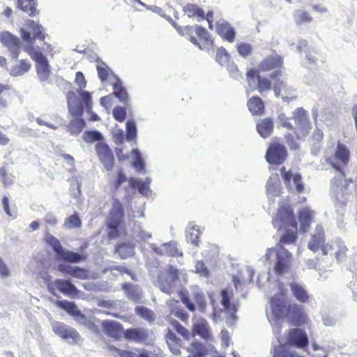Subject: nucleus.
I'll use <instances>...</instances> for the list:
<instances>
[{
    "label": "nucleus",
    "mask_w": 357,
    "mask_h": 357,
    "mask_svg": "<svg viewBox=\"0 0 357 357\" xmlns=\"http://www.w3.org/2000/svg\"><path fill=\"white\" fill-rule=\"evenodd\" d=\"M272 312L277 319H287L294 326L307 324L310 319L304 307L296 303H287L279 299L271 301Z\"/></svg>",
    "instance_id": "f257e3e1"
},
{
    "label": "nucleus",
    "mask_w": 357,
    "mask_h": 357,
    "mask_svg": "<svg viewBox=\"0 0 357 357\" xmlns=\"http://www.w3.org/2000/svg\"><path fill=\"white\" fill-rule=\"evenodd\" d=\"M180 35L189 37L190 40L200 49L209 50L213 47V40L209 33L201 26H181L179 24H173Z\"/></svg>",
    "instance_id": "f03ea898"
},
{
    "label": "nucleus",
    "mask_w": 357,
    "mask_h": 357,
    "mask_svg": "<svg viewBox=\"0 0 357 357\" xmlns=\"http://www.w3.org/2000/svg\"><path fill=\"white\" fill-rule=\"evenodd\" d=\"M275 255L276 261L273 267L276 275H282L287 273L291 268L292 255L284 247L271 248L267 250L265 258L267 261H271V257Z\"/></svg>",
    "instance_id": "7ed1b4c3"
},
{
    "label": "nucleus",
    "mask_w": 357,
    "mask_h": 357,
    "mask_svg": "<svg viewBox=\"0 0 357 357\" xmlns=\"http://www.w3.org/2000/svg\"><path fill=\"white\" fill-rule=\"evenodd\" d=\"M273 225L278 229H287L289 227L298 225L294 209L287 201L279 203L278 208L272 220Z\"/></svg>",
    "instance_id": "20e7f679"
},
{
    "label": "nucleus",
    "mask_w": 357,
    "mask_h": 357,
    "mask_svg": "<svg viewBox=\"0 0 357 357\" xmlns=\"http://www.w3.org/2000/svg\"><path fill=\"white\" fill-rule=\"evenodd\" d=\"M24 50L29 54L31 58L36 63V68L37 77L40 82H49L50 75V66L47 59L44 56L40 48L36 49L31 45H26Z\"/></svg>",
    "instance_id": "39448f33"
},
{
    "label": "nucleus",
    "mask_w": 357,
    "mask_h": 357,
    "mask_svg": "<svg viewBox=\"0 0 357 357\" xmlns=\"http://www.w3.org/2000/svg\"><path fill=\"white\" fill-rule=\"evenodd\" d=\"M46 242L51 246L59 260L70 263H79L86 259V256L77 252L66 250L56 237L47 234L45 237Z\"/></svg>",
    "instance_id": "423d86ee"
},
{
    "label": "nucleus",
    "mask_w": 357,
    "mask_h": 357,
    "mask_svg": "<svg viewBox=\"0 0 357 357\" xmlns=\"http://www.w3.org/2000/svg\"><path fill=\"white\" fill-rule=\"evenodd\" d=\"M56 305L60 308L66 311L79 324L84 326L91 331H96L97 326L93 323L92 319L86 317L83 314L75 303L68 301H60L56 303Z\"/></svg>",
    "instance_id": "0eeeda50"
},
{
    "label": "nucleus",
    "mask_w": 357,
    "mask_h": 357,
    "mask_svg": "<svg viewBox=\"0 0 357 357\" xmlns=\"http://www.w3.org/2000/svg\"><path fill=\"white\" fill-rule=\"evenodd\" d=\"M178 282V270L172 266H169L165 271L160 273L159 287L164 293L171 294L176 289Z\"/></svg>",
    "instance_id": "6e6552de"
},
{
    "label": "nucleus",
    "mask_w": 357,
    "mask_h": 357,
    "mask_svg": "<svg viewBox=\"0 0 357 357\" xmlns=\"http://www.w3.org/2000/svg\"><path fill=\"white\" fill-rule=\"evenodd\" d=\"M288 157L287 149L284 144L273 141L268 146L265 158L270 165H280L283 164Z\"/></svg>",
    "instance_id": "1a4fd4ad"
},
{
    "label": "nucleus",
    "mask_w": 357,
    "mask_h": 357,
    "mask_svg": "<svg viewBox=\"0 0 357 357\" xmlns=\"http://www.w3.org/2000/svg\"><path fill=\"white\" fill-rule=\"evenodd\" d=\"M307 248L313 252L321 250L323 255H327L329 250L334 249L332 245L326 243L324 229L321 225H317L315 227L314 233L308 241Z\"/></svg>",
    "instance_id": "9d476101"
},
{
    "label": "nucleus",
    "mask_w": 357,
    "mask_h": 357,
    "mask_svg": "<svg viewBox=\"0 0 357 357\" xmlns=\"http://www.w3.org/2000/svg\"><path fill=\"white\" fill-rule=\"evenodd\" d=\"M52 328L56 335L70 344H79L82 341L80 335L75 328L63 322H52Z\"/></svg>",
    "instance_id": "9b49d317"
},
{
    "label": "nucleus",
    "mask_w": 357,
    "mask_h": 357,
    "mask_svg": "<svg viewBox=\"0 0 357 357\" xmlns=\"http://www.w3.org/2000/svg\"><path fill=\"white\" fill-rule=\"evenodd\" d=\"M285 344L303 349L309 344L308 337L303 330L298 328H291L287 334Z\"/></svg>",
    "instance_id": "f8f14e48"
},
{
    "label": "nucleus",
    "mask_w": 357,
    "mask_h": 357,
    "mask_svg": "<svg viewBox=\"0 0 357 357\" xmlns=\"http://www.w3.org/2000/svg\"><path fill=\"white\" fill-rule=\"evenodd\" d=\"M0 41L8 49L12 58L15 60L17 59L21 47L20 38L8 31H3L0 33Z\"/></svg>",
    "instance_id": "ddd939ff"
},
{
    "label": "nucleus",
    "mask_w": 357,
    "mask_h": 357,
    "mask_svg": "<svg viewBox=\"0 0 357 357\" xmlns=\"http://www.w3.org/2000/svg\"><path fill=\"white\" fill-rule=\"evenodd\" d=\"M20 31L22 38L26 42L35 39L43 41L45 38V29L41 24H25Z\"/></svg>",
    "instance_id": "4468645a"
},
{
    "label": "nucleus",
    "mask_w": 357,
    "mask_h": 357,
    "mask_svg": "<svg viewBox=\"0 0 357 357\" xmlns=\"http://www.w3.org/2000/svg\"><path fill=\"white\" fill-rule=\"evenodd\" d=\"M96 152L106 170L110 171L114 167V157L109 146L102 142H98L95 146Z\"/></svg>",
    "instance_id": "2eb2a0df"
},
{
    "label": "nucleus",
    "mask_w": 357,
    "mask_h": 357,
    "mask_svg": "<svg viewBox=\"0 0 357 357\" xmlns=\"http://www.w3.org/2000/svg\"><path fill=\"white\" fill-rule=\"evenodd\" d=\"M293 119L301 135L302 136L308 135L312 127L306 111L302 108L296 109L293 114Z\"/></svg>",
    "instance_id": "dca6fc26"
},
{
    "label": "nucleus",
    "mask_w": 357,
    "mask_h": 357,
    "mask_svg": "<svg viewBox=\"0 0 357 357\" xmlns=\"http://www.w3.org/2000/svg\"><path fill=\"white\" fill-rule=\"evenodd\" d=\"M220 303L225 312L231 316H234L238 311V301L234 300V292L232 289H222L220 291Z\"/></svg>",
    "instance_id": "f3484780"
},
{
    "label": "nucleus",
    "mask_w": 357,
    "mask_h": 357,
    "mask_svg": "<svg viewBox=\"0 0 357 357\" xmlns=\"http://www.w3.org/2000/svg\"><path fill=\"white\" fill-rule=\"evenodd\" d=\"M280 172L287 187H291V180L292 178L293 183L295 185L296 191L298 193H302L304 191V184L302 181V176L299 173L292 174L291 170L287 171L284 166L280 169Z\"/></svg>",
    "instance_id": "a211bd4d"
},
{
    "label": "nucleus",
    "mask_w": 357,
    "mask_h": 357,
    "mask_svg": "<svg viewBox=\"0 0 357 357\" xmlns=\"http://www.w3.org/2000/svg\"><path fill=\"white\" fill-rule=\"evenodd\" d=\"M259 72L257 69L250 68L247 71L246 77L248 80L257 78V84L256 89L259 93L263 94L264 92L271 90L272 83L268 77L260 76Z\"/></svg>",
    "instance_id": "6ab92c4d"
},
{
    "label": "nucleus",
    "mask_w": 357,
    "mask_h": 357,
    "mask_svg": "<svg viewBox=\"0 0 357 357\" xmlns=\"http://www.w3.org/2000/svg\"><path fill=\"white\" fill-rule=\"evenodd\" d=\"M123 216V210L122 204L117 199H114L112 207L110 210L109 217L107 220L108 227H118L121 224Z\"/></svg>",
    "instance_id": "aec40b11"
},
{
    "label": "nucleus",
    "mask_w": 357,
    "mask_h": 357,
    "mask_svg": "<svg viewBox=\"0 0 357 357\" xmlns=\"http://www.w3.org/2000/svg\"><path fill=\"white\" fill-rule=\"evenodd\" d=\"M283 59L280 55L275 54L264 59L258 66L259 71L266 72L282 67Z\"/></svg>",
    "instance_id": "412c9836"
},
{
    "label": "nucleus",
    "mask_w": 357,
    "mask_h": 357,
    "mask_svg": "<svg viewBox=\"0 0 357 357\" xmlns=\"http://www.w3.org/2000/svg\"><path fill=\"white\" fill-rule=\"evenodd\" d=\"M314 215V212L309 207H303L298 211V218L301 232L306 233L310 229Z\"/></svg>",
    "instance_id": "4be33fe9"
},
{
    "label": "nucleus",
    "mask_w": 357,
    "mask_h": 357,
    "mask_svg": "<svg viewBox=\"0 0 357 357\" xmlns=\"http://www.w3.org/2000/svg\"><path fill=\"white\" fill-rule=\"evenodd\" d=\"M165 341L169 349L170 350L173 355L179 356L181 354L183 342L169 328L167 329V332L165 334Z\"/></svg>",
    "instance_id": "5701e85b"
},
{
    "label": "nucleus",
    "mask_w": 357,
    "mask_h": 357,
    "mask_svg": "<svg viewBox=\"0 0 357 357\" xmlns=\"http://www.w3.org/2000/svg\"><path fill=\"white\" fill-rule=\"evenodd\" d=\"M192 336L198 335L206 341L213 340L210 326L206 320L195 323L192 328Z\"/></svg>",
    "instance_id": "b1692460"
},
{
    "label": "nucleus",
    "mask_w": 357,
    "mask_h": 357,
    "mask_svg": "<svg viewBox=\"0 0 357 357\" xmlns=\"http://www.w3.org/2000/svg\"><path fill=\"white\" fill-rule=\"evenodd\" d=\"M158 255L166 257H182L183 252L178 248V244L176 241H170L163 243L160 248H158Z\"/></svg>",
    "instance_id": "393cba45"
},
{
    "label": "nucleus",
    "mask_w": 357,
    "mask_h": 357,
    "mask_svg": "<svg viewBox=\"0 0 357 357\" xmlns=\"http://www.w3.org/2000/svg\"><path fill=\"white\" fill-rule=\"evenodd\" d=\"M289 287L294 297L301 303H307L310 300V295L303 285L297 282H291Z\"/></svg>",
    "instance_id": "a878e982"
},
{
    "label": "nucleus",
    "mask_w": 357,
    "mask_h": 357,
    "mask_svg": "<svg viewBox=\"0 0 357 357\" xmlns=\"http://www.w3.org/2000/svg\"><path fill=\"white\" fill-rule=\"evenodd\" d=\"M126 296L129 300L134 303H140L143 298V291L142 289L136 284L132 283H124L122 286Z\"/></svg>",
    "instance_id": "bb28decb"
},
{
    "label": "nucleus",
    "mask_w": 357,
    "mask_h": 357,
    "mask_svg": "<svg viewBox=\"0 0 357 357\" xmlns=\"http://www.w3.org/2000/svg\"><path fill=\"white\" fill-rule=\"evenodd\" d=\"M189 353L188 357H206L208 354V349L205 344L198 340H193L187 347Z\"/></svg>",
    "instance_id": "cd10ccee"
},
{
    "label": "nucleus",
    "mask_w": 357,
    "mask_h": 357,
    "mask_svg": "<svg viewBox=\"0 0 357 357\" xmlns=\"http://www.w3.org/2000/svg\"><path fill=\"white\" fill-rule=\"evenodd\" d=\"M247 106L253 116H262L265 113V105L262 99L254 96L248 100Z\"/></svg>",
    "instance_id": "c85d7f7f"
},
{
    "label": "nucleus",
    "mask_w": 357,
    "mask_h": 357,
    "mask_svg": "<svg viewBox=\"0 0 357 357\" xmlns=\"http://www.w3.org/2000/svg\"><path fill=\"white\" fill-rule=\"evenodd\" d=\"M103 331L109 337L118 338L121 336L122 327L120 323L113 320H105L101 323Z\"/></svg>",
    "instance_id": "c756f323"
},
{
    "label": "nucleus",
    "mask_w": 357,
    "mask_h": 357,
    "mask_svg": "<svg viewBox=\"0 0 357 357\" xmlns=\"http://www.w3.org/2000/svg\"><path fill=\"white\" fill-rule=\"evenodd\" d=\"M285 233L280 237L279 243L275 248L283 247L284 245L294 244L298 238V225L289 227Z\"/></svg>",
    "instance_id": "7c9ffc66"
},
{
    "label": "nucleus",
    "mask_w": 357,
    "mask_h": 357,
    "mask_svg": "<svg viewBox=\"0 0 357 357\" xmlns=\"http://www.w3.org/2000/svg\"><path fill=\"white\" fill-rule=\"evenodd\" d=\"M274 128V121L273 119L270 117H266L261 121L257 124V130L259 135L263 138H266L269 137Z\"/></svg>",
    "instance_id": "2f4dec72"
},
{
    "label": "nucleus",
    "mask_w": 357,
    "mask_h": 357,
    "mask_svg": "<svg viewBox=\"0 0 357 357\" xmlns=\"http://www.w3.org/2000/svg\"><path fill=\"white\" fill-rule=\"evenodd\" d=\"M282 75V71L281 70H276L274 73H272L270 75V78L273 79L275 81L273 86V90L274 91V93L275 96L279 97L281 93L282 89H286V93L289 95H291V89H289L287 86V84L285 82L282 80H280L279 78H278V76Z\"/></svg>",
    "instance_id": "473e14b6"
},
{
    "label": "nucleus",
    "mask_w": 357,
    "mask_h": 357,
    "mask_svg": "<svg viewBox=\"0 0 357 357\" xmlns=\"http://www.w3.org/2000/svg\"><path fill=\"white\" fill-rule=\"evenodd\" d=\"M125 337L135 342H144L148 337L147 331L142 328H130L124 333Z\"/></svg>",
    "instance_id": "72a5a7b5"
},
{
    "label": "nucleus",
    "mask_w": 357,
    "mask_h": 357,
    "mask_svg": "<svg viewBox=\"0 0 357 357\" xmlns=\"http://www.w3.org/2000/svg\"><path fill=\"white\" fill-rule=\"evenodd\" d=\"M202 234V231H201L199 226L194 224H190L186 230L187 241L194 246L198 247L199 245V238Z\"/></svg>",
    "instance_id": "f704fd0d"
},
{
    "label": "nucleus",
    "mask_w": 357,
    "mask_h": 357,
    "mask_svg": "<svg viewBox=\"0 0 357 357\" xmlns=\"http://www.w3.org/2000/svg\"><path fill=\"white\" fill-rule=\"evenodd\" d=\"M113 94L119 100L123 105H128V94L126 88L123 86L122 81L116 77V81L113 84Z\"/></svg>",
    "instance_id": "c9c22d12"
},
{
    "label": "nucleus",
    "mask_w": 357,
    "mask_h": 357,
    "mask_svg": "<svg viewBox=\"0 0 357 357\" xmlns=\"http://www.w3.org/2000/svg\"><path fill=\"white\" fill-rule=\"evenodd\" d=\"M31 63L26 59H21L9 69V73L13 77L22 76L31 69Z\"/></svg>",
    "instance_id": "e433bc0d"
},
{
    "label": "nucleus",
    "mask_w": 357,
    "mask_h": 357,
    "mask_svg": "<svg viewBox=\"0 0 357 357\" xmlns=\"http://www.w3.org/2000/svg\"><path fill=\"white\" fill-rule=\"evenodd\" d=\"M218 33L225 40L232 43L235 39V31L229 24H217Z\"/></svg>",
    "instance_id": "4c0bfd02"
},
{
    "label": "nucleus",
    "mask_w": 357,
    "mask_h": 357,
    "mask_svg": "<svg viewBox=\"0 0 357 357\" xmlns=\"http://www.w3.org/2000/svg\"><path fill=\"white\" fill-rule=\"evenodd\" d=\"M56 287L63 294L70 295L77 291L76 287L68 280L56 279L54 281Z\"/></svg>",
    "instance_id": "58836bf2"
},
{
    "label": "nucleus",
    "mask_w": 357,
    "mask_h": 357,
    "mask_svg": "<svg viewBox=\"0 0 357 357\" xmlns=\"http://www.w3.org/2000/svg\"><path fill=\"white\" fill-rule=\"evenodd\" d=\"M334 156L336 160L342 165H346L349 160V151L344 144L338 143Z\"/></svg>",
    "instance_id": "ea45409f"
},
{
    "label": "nucleus",
    "mask_w": 357,
    "mask_h": 357,
    "mask_svg": "<svg viewBox=\"0 0 357 357\" xmlns=\"http://www.w3.org/2000/svg\"><path fill=\"white\" fill-rule=\"evenodd\" d=\"M273 357H304L299 356L296 351L286 348L285 345L276 346L273 349Z\"/></svg>",
    "instance_id": "a19ab883"
},
{
    "label": "nucleus",
    "mask_w": 357,
    "mask_h": 357,
    "mask_svg": "<svg viewBox=\"0 0 357 357\" xmlns=\"http://www.w3.org/2000/svg\"><path fill=\"white\" fill-rule=\"evenodd\" d=\"M85 121L82 118H75L68 125V130L73 135L79 134L85 127Z\"/></svg>",
    "instance_id": "79ce46f5"
},
{
    "label": "nucleus",
    "mask_w": 357,
    "mask_h": 357,
    "mask_svg": "<svg viewBox=\"0 0 357 357\" xmlns=\"http://www.w3.org/2000/svg\"><path fill=\"white\" fill-rule=\"evenodd\" d=\"M150 181L146 179V181H142L141 179L136 178H130L129 184L133 188H137L138 191L140 194L143 195H146L148 193V185L149 184Z\"/></svg>",
    "instance_id": "37998d69"
},
{
    "label": "nucleus",
    "mask_w": 357,
    "mask_h": 357,
    "mask_svg": "<svg viewBox=\"0 0 357 357\" xmlns=\"http://www.w3.org/2000/svg\"><path fill=\"white\" fill-rule=\"evenodd\" d=\"M17 8L27 13L29 15H35L37 13L33 0H17Z\"/></svg>",
    "instance_id": "c03bdc74"
},
{
    "label": "nucleus",
    "mask_w": 357,
    "mask_h": 357,
    "mask_svg": "<svg viewBox=\"0 0 357 357\" xmlns=\"http://www.w3.org/2000/svg\"><path fill=\"white\" fill-rule=\"evenodd\" d=\"M116 252L121 259H126L134 254V248L127 243H122L116 246Z\"/></svg>",
    "instance_id": "a18cd8bd"
},
{
    "label": "nucleus",
    "mask_w": 357,
    "mask_h": 357,
    "mask_svg": "<svg viewBox=\"0 0 357 357\" xmlns=\"http://www.w3.org/2000/svg\"><path fill=\"white\" fill-rule=\"evenodd\" d=\"M303 137L300 132L298 131L296 137H294L292 134L288 133L284 135L286 143L289 146L290 150L297 151L300 149V144L298 140Z\"/></svg>",
    "instance_id": "49530a36"
},
{
    "label": "nucleus",
    "mask_w": 357,
    "mask_h": 357,
    "mask_svg": "<svg viewBox=\"0 0 357 357\" xmlns=\"http://www.w3.org/2000/svg\"><path fill=\"white\" fill-rule=\"evenodd\" d=\"M169 324L173 327V328L180 334L185 340H189L190 337V331L183 326L178 321L175 319H172L169 318Z\"/></svg>",
    "instance_id": "de8ad7c7"
},
{
    "label": "nucleus",
    "mask_w": 357,
    "mask_h": 357,
    "mask_svg": "<svg viewBox=\"0 0 357 357\" xmlns=\"http://www.w3.org/2000/svg\"><path fill=\"white\" fill-rule=\"evenodd\" d=\"M136 314L145 319L147 321H153L154 320V313L152 310L144 306H137L135 309Z\"/></svg>",
    "instance_id": "09e8293b"
},
{
    "label": "nucleus",
    "mask_w": 357,
    "mask_h": 357,
    "mask_svg": "<svg viewBox=\"0 0 357 357\" xmlns=\"http://www.w3.org/2000/svg\"><path fill=\"white\" fill-rule=\"evenodd\" d=\"M83 139L86 143L100 142L103 139V135L98 130L85 131L83 134Z\"/></svg>",
    "instance_id": "8fccbe9b"
},
{
    "label": "nucleus",
    "mask_w": 357,
    "mask_h": 357,
    "mask_svg": "<svg viewBox=\"0 0 357 357\" xmlns=\"http://www.w3.org/2000/svg\"><path fill=\"white\" fill-rule=\"evenodd\" d=\"M63 226L66 229L79 228L82 226V221L78 215L75 213L65 220Z\"/></svg>",
    "instance_id": "3c124183"
},
{
    "label": "nucleus",
    "mask_w": 357,
    "mask_h": 357,
    "mask_svg": "<svg viewBox=\"0 0 357 357\" xmlns=\"http://www.w3.org/2000/svg\"><path fill=\"white\" fill-rule=\"evenodd\" d=\"M82 98V104L85 107L87 112H91L92 109V98L90 92L79 90L77 91Z\"/></svg>",
    "instance_id": "603ef678"
},
{
    "label": "nucleus",
    "mask_w": 357,
    "mask_h": 357,
    "mask_svg": "<svg viewBox=\"0 0 357 357\" xmlns=\"http://www.w3.org/2000/svg\"><path fill=\"white\" fill-rule=\"evenodd\" d=\"M184 11L189 17H204V10L195 4H187L184 7Z\"/></svg>",
    "instance_id": "864d4df0"
},
{
    "label": "nucleus",
    "mask_w": 357,
    "mask_h": 357,
    "mask_svg": "<svg viewBox=\"0 0 357 357\" xmlns=\"http://www.w3.org/2000/svg\"><path fill=\"white\" fill-rule=\"evenodd\" d=\"M126 140L132 141L137 137V127L134 120H128L126 122Z\"/></svg>",
    "instance_id": "5fc2aeb1"
},
{
    "label": "nucleus",
    "mask_w": 357,
    "mask_h": 357,
    "mask_svg": "<svg viewBox=\"0 0 357 357\" xmlns=\"http://www.w3.org/2000/svg\"><path fill=\"white\" fill-rule=\"evenodd\" d=\"M68 112L74 117L82 116L84 110V106L83 104L78 101L68 106Z\"/></svg>",
    "instance_id": "6e6d98bb"
},
{
    "label": "nucleus",
    "mask_w": 357,
    "mask_h": 357,
    "mask_svg": "<svg viewBox=\"0 0 357 357\" xmlns=\"http://www.w3.org/2000/svg\"><path fill=\"white\" fill-rule=\"evenodd\" d=\"M132 153L135 158V160L131 163L132 166L139 172L143 171L144 169V162L141 157L139 151L134 149Z\"/></svg>",
    "instance_id": "4d7b16f0"
},
{
    "label": "nucleus",
    "mask_w": 357,
    "mask_h": 357,
    "mask_svg": "<svg viewBox=\"0 0 357 357\" xmlns=\"http://www.w3.org/2000/svg\"><path fill=\"white\" fill-rule=\"evenodd\" d=\"M229 54L223 47H220L217 50L215 60L220 65L227 63L229 60Z\"/></svg>",
    "instance_id": "13d9d810"
},
{
    "label": "nucleus",
    "mask_w": 357,
    "mask_h": 357,
    "mask_svg": "<svg viewBox=\"0 0 357 357\" xmlns=\"http://www.w3.org/2000/svg\"><path fill=\"white\" fill-rule=\"evenodd\" d=\"M195 272L199 275L205 278L209 277L210 271L203 261H197L195 265Z\"/></svg>",
    "instance_id": "bf43d9fd"
},
{
    "label": "nucleus",
    "mask_w": 357,
    "mask_h": 357,
    "mask_svg": "<svg viewBox=\"0 0 357 357\" xmlns=\"http://www.w3.org/2000/svg\"><path fill=\"white\" fill-rule=\"evenodd\" d=\"M179 296H180L181 302L185 305L187 309L190 312H195L196 310L195 305L194 303H192L190 301L187 291H181L179 292Z\"/></svg>",
    "instance_id": "052dcab7"
},
{
    "label": "nucleus",
    "mask_w": 357,
    "mask_h": 357,
    "mask_svg": "<svg viewBox=\"0 0 357 357\" xmlns=\"http://www.w3.org/2000/svg\"><path fill=\"white\" fill-rule=\"evenodd\" d=\"M193 300L200 311H204L206 307V301L202 293H196L193 295Z\"/></svg>",
    "instance_id": "680f3d73"
},
{
    "label": "nucleus",
    "mask_w": 357,
    "mask_h": 357,
    "mask_svg": "<svg viewBox=\"0 0 357 357\" xmlns=\"http://www.w3.org/2000/svg\"><path fill=\"white\" fill-rule=\"evenodd\" d=\"M118 352L121 357H149L148 353L144 350H142L136 353L130 351L118 349Z\"/></svg>",
    "instance_id": "e2e57ef3"
},
{
    "label": "nucleus",
    "mask_w": 357,
    "mask_h": 357,
    "mask_svg": "<svg viewBox=\"0 0 357 357\" xmlns=\"http://www.w3.org/2000/svg\"><path fill=\"white\" fill-rule=\"evenodd\" d=\"M295 20L298 22H305L307 21H310L312 18L310 17L308 13L303 10H297L294 13Z\"/></svg>",
    "instance_id": "0e129e2a"
},
{
    "label": "nucleus",
    "mask_w": 357,
    "mask_h": 357,
    "mask_svg": "<svg viewBox=\"0 0 357 357\" xmlns=\"http://www.w3.org/2000/svg\"><path fill=\"white\" fill-rule=\"evenodd\" d=\"M114 118L119 121L123 122L126 118V109L124 107L121 106H116L113 109Z\"/></svg>",
    "instance_id": "69168bd1"
},
{
    "label": "nucleus",
    "mask_w": 357,
    "mask_h": 357,
    "mask_svg": "<svg viewBox=\"0 0 357 357\" xmlns=\"http://www.w3.org/2000/svg\"><path fill=\"white\" fill-rule=\"evenodd\" d=\"M71 276L78 279H86L88 276L87 271L84 268L73 266L72 270Z\"/></svg>",
    "instance_id": "338daca9"
},
{
    "label": "nucleus",
    "mask_w": 357,
    "mask_h": 357,
    "mask_svg": "<svg viewBox=\"0 0 357 357\" xmlns=\"http://www.w3.org/2000/svg\"><path fill=\"white\" fill-rule=\"evenodd\" d=\"M237 50L239 54L245 57L251 54L252 46L248 43H241L238 45Z\"/></svg>",
    "instance_id": "774afa93"
}]
</instances>
